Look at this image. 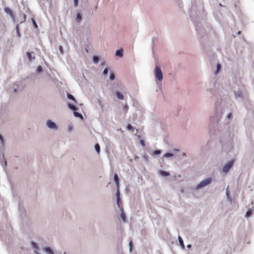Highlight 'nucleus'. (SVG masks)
<instances>
[{"instance_id": "obj_29", "label": "nucleus", "mask_w": 254, "mask_h": 254, "mask_svg": "<svg viewBox=\"0 0 254 254\" xmlns=\"http://www.w3.org/2000/svg\"><path fill=\"white\" fill-rule=\"evenodd\" d=\"M110 79L111 80H114L115 79V75L112 71L110 72Z\"/></svg>"}, {"instance_id": "obj_45", "label": "nucleus", "mask_w": 254, "mask_h": 254, "mask_svg": "<svg viewBox=\"0 0 254 254\" xmlns=\"http://www.w3.org/2000/svg\"><path fill=\"white\" fill-rule=\"evenodd\" d=\"M16 31H17V33H19L18 25H17L16 26Z\"/></svg>"}, {"instance_id": "obj_41", "label": "nucleus", "mask_w": 254, "mask_h": 254, "mask_svg": "<svg viewBox=\"0 0 254 254\" xmlns=\"http://www.w3.org/2000/svg\"><path fill=\"white\" fill-rule=\"evenodd\" d=\"M128 110V107L127 105H125L124 106V111L127 112Z\"/></svg>"}, {"instance_id": "obj_46", "label": "nucleus", "mask_w": 254, "mask_h": 254, "mask_svg": "<svg viewBox=\"0 0 254 254\" xmlns=\"http://www.w3.org/2000/svg\"><path fill=\"white\" fill-rule=\"evenodd\" d=\"M182 155H183V156L186 157V154L185 153H183V154H182Z\"/></svg>"}, {"instance_id": "obj_6", "label": "nucleus", "mask_w": 254, "mask_h": 254, "mask_svg": "<svg viewBox=\"0 0 254 254\" xmlns=\"http://www.w3.org/2000/svg\"><path fill=\"white\" fill-rule=\"evenodd\" d=\"M43 250L46 254H54V251L49 247H45Z\"/></svg>"}, {"instance_id": "obj_42", "label": "nucleus", "mask_w": 254, "mask_h": 254, "mask_svg": "<svg viewBox=\"0 0 254 254\" xmlns=\"http://www.w3.org/2000/svg\"><path fill=\"white\" fill-rule=\"evenodd\" d=\"M59 50H60V51L61 54H63V48H62V47H61V46H60V47H59Z\"/></svg>"}, {"instance_id": "obj_28", "label": "nucleus", "mask_w": 254, "mask_h": 254, "mask_svg": "<svg viewBox=\"0 0 254 254\" xmlns=\"http://www.w3.org/2000/svg\"><path fill=\"white\" fill-rule=\"evenodd\" d=\"M252 214V210L249 209L246 213L245 214V217H248L249 216H250Z\"/></svg>"}, {"instance_id": "obj_50", "label": "nucleus", "mask_w": 254, "mask_h": 254, "mask_svg": "<svg viewBox=\"0 0 254 254\" xmlns=\"http://www.w3.org/2000/svg\"><path fill=\"white\" fill-rule=\"evenodd\" d=\"M97 8H98V6H97V5H96V6H95V9H96Z\"/></svg>"}, {"instance_id": "obj_51", "label": "nucleus", "mask_w": 254, "mask_h": 254, "mask_svg": "<svg viewBox=\"0 0 254 254\" xmlns=\"http://www.w3.org/2000/svg\"><path fill=\"white\" fill-rule=\"evenodd\" d=\"M240 32H241L240 31H239V32H238V34H239L240 33Z\"/></svg>"}, {"instance_id": "obj_18", "label": "nucleus", "mask_w": 254, "mask_h": 254, "mask_svg": "<svg viewBox=\"0 0 254 254\" xmlns=\"http://www.w3.org/2000/svg\"><path fill=\"white\" fill-rule=\"evenodd\" d=\"M76 21L78 22V23H80L81 20H82V17H81V15L80 13H77L76 14Z\"/></svg>"}, {"instance_id": "obj_39", "label": "nucleus", "mask_w": 254, "mask_h": 254, "mask_svg": "<svg viewBox=\"0 0 254 254\" xmlns=\"http://www.w3.org/2000/svg\"><path fill=\"white\" fill-rule=\"evenodd\" d=\"M32 22H33V24L34 26L35 27H37L38 26L36 24V22H35V21L34 20V19L33 18L32 19Z\"/></svg>"}, {"instance_id": "obj_35", "label": "nucleus", "mask_w": 254, "mask_h": 254, "mask_svg": "<svg viewBox=\"0 0 254 254\" xmlns=\"http://www.w3.org/2000/svg\"><path fill=\"white\" fill-rule=\"evenodd\" d=\"M127 129H128V130H132V129H133L134 128H133V127L131 125L128 124V125H127Z\"/></svg>"}, {"instance_id": "obj_4", "label": "nucleus", "mask_w": 254, "mask_h": 254, "mask_svg": "<svg viewBox=\"0 0 254 254\" xmlns=\"http://www.w3.org/2000/svg\"><path fill=\"white\" fill-rule=\"evenodd\" d=\"M234 163V161L233 160H231L229 161L223 167L222 171L224 173H227L230 169V168L232 166Z\"/></svg>"}, {"instance_id": "obj_21", "label": "nucleus", "mask_w": 254, "mask_h": 254, "mask_svg": "<svg viewBox=\"0 0 254 254\" xmlns=\"http://www.w3.org/2000/svg\"><path fill=\"white\" fill-rule=\"evenodd\" d=\"M121 218L122 220H123V221H124V222L126 221V215L124 213L123 209H122V212L121 214Z\"/></svg>"}, {"instance_id": "obj_37", "label": "nucleus", "mask_w": 254, "mask_h": 254, "mask_svg": "<svg viewBox=\"0 0 254 254\" xmlns=\"http://www.w3.org/2000/svg\"><path fill=\"white\" fill-rule=\"evenodd\" d=\"M108 73V69L107 68H105L103 70V74L106 75Z\"/></svg>"}, {"instance_id": "obj_44", "label": "nucleus", "mask_w": 254, "mask_h": 254, "mask_svg": "<svg viewBox=\"0 0 254 254\" xmlns=\"http://www.w3.org/2000/svg\"><path fill=\"white\" fill-rule=\"evenodd\" d=\"M3 164L4 165L5 167H6L7 166V163H6V161L5 160H4L3 161Z\"/></svg>"}, {"instance_id": "obj_38", "label": "nucleus", "mask_w": 254, "mask_h": 254, "mask_svg": "<svg viewBox=\"0 0 254 254\" xmlns=\"http://www.w3.org/2000/svg\"><path fill=\"white\" fill-rule=\"evenodd\" d=\"M231 116H232V113L231 112H230L229 113H228L227 115H226V118L227 119H230L231 118Z\"/></svg>"}, {"instance_id": "obj_8", "label": "nucleus", "mask_w": 254, "mask_h": 254, "mask_svg": "<svg viewBox=\"0 0 254 254\" xmlns=\"http://www.w3.org/2000/svg\"><path fill=\"white\" fill-rule=\"evenodd\" d=\"M4 10L5 12L8 14L11 18H14V16L11 10L8 7H5L4 9Z\"/></svg>"}, {"instance_id": "obj_47", "label": "nucleus", "mask_w": 254, "mask_h": 254, "mask_svg": "<svg viewBox=\"0 0 254 254\" xmlns=\"http://www.w3.org/2000/svg\"><path fill=\"white\" fill-rule=\"evenodd\" d=\"M144 161H145L146 162H147V159L146 158H144Z\"/></svg>"}, {"instance_id": "obj_26", "label": "nucleus", "mask_w": 254, "mask_h": 254, "mask_svg": "<svg viewBox=\"0 0 254 254\" xmlns=\"http://www.w3.org/2000/svg\"><path fill=\"white\" fill-rule=\"evenodd\" d=\"M95 149L97 153H99L100 151V147L98 143H96L95 145Z\"/></svg>"}, {"instance_id": "obj_22", "label": "nucleus", "mask_w": 254, "mask_h": 254, "mask_svg": "<svg viewBox=\"0 0 254 254\" xmlns=\"http://www.w3.org/2000/svg\"><path fill=\"white\" fill-rule=\"evenodd\" d=\"M68 107L71 110L75 111L76 110V107L74 105L68 104Z\"/></svg>"}, {"instance_id": "obj_20", "label": "nucleus", "mask_w": 254, "mask_h": 254, "mask_svg": "<svg viewBox=\"0 0 254 254\" xmlns=\"http://www.w3.org/2000/svg\"><path fill=\"white\" fill-rule=\"evenodd\" d=\"M26 55L29 61H30L31 60H34L35 58L34 56L32 57L31 53L30 52H27L26 53Z\"/></svg>"}, {"instance_id": "obj_27", "label": "nucleus", "mask_w": 254, "mask_h": 254, "mask_svg": "<svg viewBox=\"0 0 254 254\" xmlns=\"http://www.w3.org/2000/svg\"><path fill=\"white\" fill-rule=\"evenodd\" d=\"M3 144V140L1 134H0V150L2 148Z\"/></svg>"}, {"instance_id": "obj_32", "label": "nucleus", "mask_w": 254, "mask_h": 254, "mask_svg": "<svg viewBox=\"0 0 254 254\" xmlns=\"http://www.w3.org/2000/svg\"><path fill=\"white\" fill-rule=\"evenodd\" d=\"M42 71V67L41 65L38 66L36 68V72L37 73H40Z\"/></svg>"}, {"instance_id": "obj_30", "label": "nucleus", "mask_w": 254, "mask_h": 254, "mask_svg": "<svg viewBox=\"0 0 254 254\" xmlns=\"http://www.w3.org/2000/svg\"><path fill=\"white\" fill-rule=\"evenodd\" d=\"M93 61L94 63L97 64L99 62V58L96 56H94L93 57Z\"/></svg>"}, {"instance_id": "obj_5", "label": "nucleus", "mask_w": 254, "mask_h": 254, "mask_svg": "<svg viewBox=\"0 0 254 254\" xmlns=\"http://www.w3.org/2000/svg\"><path fill=\"white\" fill-rule=\"evenodd\" d=\"M30 246L33 250L34 254H36L39 253V247L38 246V244L37 243L34 241H32L30 242Z\"/></svg>"}, {"instance_id": "obj_14", "label": "nucleus", "mask_w": 254, "mask_h": 254, "mask_svg": "<svg viewBox=\"0 0 254 254\" xmlns=\"http://www.w3.org/2000/svg\"><path fill=\"white\" fill-rule=\"evenodd\" d=\"M159 174L163 177H167L169 175V173L165 171H161L159 172Z\"/></svg>"}, {"instance_id": "obj_17", "label": "nucleus", "mask_w": 254, "mask_h": 254, "mask_svg": "<svg viewBox=\"0 0 254 254\" xmlns=\"http://www.w3.org/2000/svg\"><path fill=\"white\" fill-rule=\"evenodd\" d=\"M161 153V151L160 150H156L154 151H152L151 153L152 156L154 157L155 155H158L160 154Z\"/></svg>"}, {"instance_id": "obj_31", "label": "nucleus", "mask_w": 254, "mask_h": 254, "mask_svg": "<svg viewBox=\"0 0 254 254\" xmlns=\"http://www.w3.org/2000/svg\"><path fill=\"white\" fill-rule=\"evenodd\" d=\"M221 64H217L216 65V71L215 72V74H217L218 72H219L220 68H221Z\"/></svg>"}, {"instance_id": "obj_1", "label": "nucleus", "mask_w": 254, "mask_h": 254, "mask_svg": "<svg viewBox=\"0 0 254 254\" xmlns=\"http://www.w3.org/2000/svg\"><path fill=\"white\" fill-rule=\"evenodd\" d=\"M212 179L211 178H207L201 181L195 187L196 190H199L202 189L211 184Z\"/></svg>"}, {"instance_id": "obj_52", "label": "nucleus", "mask_w": 254, "mask_h": 254, "mask_svg": "<svg viewBox=\"0 0 254 254\" xmlns=\"http://www.w3.org/2000/svg\"><path fill=\"white\" fill-rule=\"evenodd\" d=\"M2 158H4V154H2Z\"/></svg>"}, {"instance_id": "obj_7", "label": "nucleus", "mask_w": 254, "mask_h": 254, "mask_svg": "<svg viewBox=\"0 0 254 254\" xmlns=\"http://www.w3.org/2000/svg\"><path fill=\"white\" fill-rule=\"evenodd\" d=\"M234 94L235 96V98L236 99H242V93L240 90L234 91Z\"/></svg>"}, {"instance_id": "obj_2", "label": "nucleus", "mask_w": 254, "mask_h": 254, "mask_svg": "<svg viewBox=\"0 0 254 254\" xmlns=\"http://www.w3.org/2000/svg\"><path fill=\"white\" fill-rule=\"evenodd\" d=\"M155 78L159 81L163 80V73L161 68L159 66H156L155 68Z\"/></svg>"}, {"instance_id": "obj_36", "label": "nucleus", "mask_w": 254, "mask_h": 254, "mask_svg": "<svg viewBox=\"0 0 254 254\" xmlns=\"http://www.w3.org/2000/svg\"><path fill=\"white\" fill-rule=\"evenodd\" d=\"M73 3L74 7H77L78 4V0H74Z\"/></svg>"}, {"instance_id": "obj_23", "label": "nucleus", "mask_w": 254, "mask_h": 254, "mask_svg": "<svg viewBox=\"0 0 254 254\" xmlns=\"http://www.w3.org/2000/svg\"><path fill=\"white\" fill-rule=\"evenodd\" d=\"M73 129V125L72 124H68L67 126V130L68 132H70L72 131Z\"/></svg>"}, {"instance_id": "obj_11", "label": "nucleus", "mask_w": 254, "mask_h": 254, "mask_svg": "<svg viewBox=\"0 0 254 254\" xmlns=\"http://www.w3.org/2000/svg\"><path fill=\"white\" fill-rule=\"evenodd\" d=\"M178 240L182 249H184L185 248V245L184 244L183 240L180 236H178Z\"/></svg>"}, {"instance_id": "obj_19", "label": "nucleus", "mask_w": 254, "mask_h": 254, "mask_svg": "<svg viewBox=\"0 0 254 254\" xmlns=\"http://www.w3.org/2000/svg\"><path fill=\"white\" fill-rule=\"evenodd\" d=\"M174 156V154L172 153L167 152L163 156V158H170L173 157Z\"/></svg>"}, {"instance_id": "obj_43", "label": "nucleus", "mask_w": 254, "mask_h": 254, "mask_svg": "<svg viewBox=\"0 0 254 254\" xmlns=\"http://www.w3.org/2000/svg\"><path fill=\"white\" fill-rule=\"evenodd\" d=\"M191 247V244H188V245H187V248L188 249H190Z\"/></svg>"}, {"instance_id": "obj_34", "label": "nucleus", "mask_w": 254, "mask_h": 254, "mask_svg": "<svg viewBox=\"0 0 254 254\" xmlns=\"http://www.w3.org/2000/svg\"><path fill=\"white\" fill-rule=\"evenodd\" d=\"M128 247H129V252H130L131 251V249H132V242L131 241H130L129 242V244H128Z\"/></svg>"}, {"instance_id": "obj_9", "label": "nucleus", "mask_w": 254, "mask_h": 254, "mask_svg": "<svg viewBox=\"0 0 254 254\" xmlns=\"http://www.w3.org/2000/svg\"><path fill=\"white\" fill-rule=\"evenodd\" d=\"M190 16L192 20H195V19H198L199 18V15L198 14L195 15V12L193 11H191Z\"/></svg>"}, {"instance_id": "obj_33", "label": "nucleus", "mask_w": 254, "mask_h": 254, "mask_svg": "<svg viewBox=\"0 0 254 254\" xmlns=\"http://www.w3.org/2000/svg\"><path fill=\"white\" fill-rule=\"evenodd\" d=\"M116 195H117V201L118 204H119V201L120 200V192L118 190L116 193Z\"/></svg>"}, {"instance_id": "obj_3", "label": "nucleus", "mask_w": 254, "mask_h": 254, "mask_svg": "<svg viewBox=\"0 0 254 254\" xmlns=\"http://www.w3.org/2000/svg\"><path fill=\"white\" fill-rule=\"evenodd\" d=\"M46 124L47 127L52 130L56 131L58 129V127L57 125L51 120H48Z\"/></svg>"}, {"instance_id": "obj_15", "label": "nucleus", "mask_w": 254, "mask_h": 254, "mask_svg": "<svg viewBox=\"0 0 254 254\" xmlns=\"http://www.w3.org/2000/svg\"><path fill=\"white\" fill-rule=\"evenodd\" d=\"M114 179L115 182L116 184V186H117V188H118V186L119 185V181L118 177V175L117 174H115Z\"/></svg>"}, {"instance_id": "obj_25", "label": "nucleus", "mask_w": 254, "mask_h": 254, "mask_svg": "<svg viewBox=\"0 0 254 254\" xmlns=\"http://www.w3.org/2000/svg\"><path fill=\"white\" fill-rule=\"evenodd\" d=\"M226 195L227 200L230 202L231 201V199L229 196V191L228 190V188H227V189L226 190Z\"/></svg>"}, {"instance_id": "obj_49", "label": "nucleus", "mask_w": 254, "mask_h": 254, "mask_svg": "<svg viewBox=\"0 0 254 254\" xmlns=\"http://www.w3.org/2000/svg\"><path fill=\"white\" fill-rule=\"evenodd\" d=\"M23 17H24V19L25 20L26 19V14H24V16H23Z\"/></svg>"}, {"instance_id": "obj_40", "label": "nucleus", "mask_w": 254, "mask_h": 254, "mask_svg": "<svg viewBox=\"0 0 254 254\" xmlns=\"http://www.w3.org/2000/svg\"><path fill=\"white\" fill-rule=\"evenodd\" d=\"M140 143L143 146H144L145 145V141L143 139H141L140 140Z\"/></svg>"}, {"instance_id": "obj_12", "label": "nucleus", "mask_w": 254, "mask_h": 254, "mask_svg": "<svg viewBox=\"0 0 254 254\" xmlns=\"http://www.w3.org/2000/svg\"><path fill=\"white\" fill-rule=\"evenodd\" d=\"M123 55V50L121 49L118 50L116 52V56L119 57H122Z\"/></svg>"}, {"instance_id": "obj_10", "label": "nucleus", "mask_w": 254, "mask_h": 254, "mask_svg": "<svg viewBox=\"0 0 254 254\" xmlns=\"http://www.w3.org/2000/svg\"><path fill=\"white\" fill-rule=\"evenodd\" d=\"M211 86H212V85H211V84L210 83H209L208 84H207L205 85V90L207 92H209L210 93H212L213 92V89L211 88Z\"/></svg>"}, {"instance_id": "obj_16", "label": "nucleus", "mask_w": 254, "mask_h": 254, "mask_svg": "<svg viewBox=\"0 0 254 254\" xmlns=\"http://www.w3.org/2000/svg\"><path fill=\"white\" fill-rule=\"evenodd\" d=\"M74 116L76 118H79L80 119H83V116L79 113L76 112V111L73 112Z\"/></svg>"}, {"instance_id": "obj_53", "label": "nucleus", "mask_w": 254, "mask_h": 254, "mask_svg": "<svg viewBox=\"0 0 254 254\" xmlns=\"http://www.w3.org/2000/svg\"><path fill=\"white\" fill-rule=\"evenodd\" d=\"M0 163H1V165L2 166V165H2V162H0Z\"/></svg>"}, {"instance_id": "obj_48", "label": "nucleus", "mask_w": 254, "mask_h": 254, "mask_svg": "<svg viewBox=\"0 0 254 254\" xmlns=\"http://www.w3.org/2000/svg\"><path fill=\"white\" fill-rule=\"evenodd\" d=\"M13 91H14V92H17V89H16V88H15V89H14Z\"/></svg>"}, {"instance_id": "obj_13", "label": "nucleus", "mask_w": 254, "mask_h": 254, "mask_svg": "<svg viewBox=\"0 0 254 254\" xmlns=\"http://www.w3.org/2000/svg\"><path fill=\"white\" fill-rule=\"evenodd\" d=\"M116 96L120 100H123L124 98V96L119 91H117L115 93Z\"/></svg>"}, {"instance_id": "obj_24", "label": "nucleus", "mask_w": 254, "mask_h": 254, "mask_svg": "<svg viewBox=\"0 0 254 254\" xmlns=\"http://www.w3.org/2000/svg\"><path fill=\"white\" fill-rule=\"evenodd\" d=\"M66 96H67V98L68 99L72 100V101H73L74 102H75V98H74V97L71 94H70L69 93H67Z\"/></svg>"}]
</instances>
